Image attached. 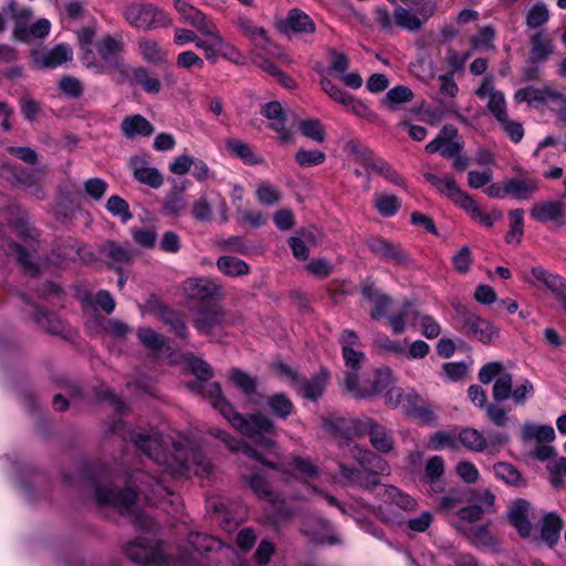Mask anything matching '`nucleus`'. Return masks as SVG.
<instances>
[{
  "label": "nucleus",
  "mask_w": 566,
  "mask_h": 566,
  "mask_svg": "<svg viewBox=\"0 0 566 566\" xmlns=\"http://www.w3.org/2000/svg\"><path fill=\"white\" fill-rule=\"evenodd\" d=\"M59 90L70 98H78L83 94L82 82L71 75H64L59 82Z\"/></svg>",
  "instance_id": "obj_64"
},
{
  "label": "nucleus",
  "mask_w": 566,
  "mask_h": 566,
  "mask_svg": "<svg viewBox=\"0 0 566 566\" xmlns=\"http://www.w3.org/2000/svg\"><path fill=\"white\" fill-rule=\"evenodd\" d=\"M230 379L235 387L242 390L245 396L256 394L258 380L241 369L233 368L230 371Z\"/></svg>",
  "instance_id": "obj_52"
},
{
  "label": "nucleus",
  "mask_w": 566,
  "mask_h": 566,
  "mask_svg": "<svg viewBox=\"0 0 566 566\" xmlns=\"http://www.w3.org/2000/svg\"><path fill=\"white\" fill-rule=\"evenodd\" d=\"M242 479L259 499L273 504L284 501L282 494L272 489L270 482L261 471H255L249 475L243 474Z\"/></svg>",
  "instance_id": "obj_21"
},
{
  "label": "nucleus",
  "mask_w": 566,
  "mask_h": 566,
  "mask_svg": "<svg viewBox=\"0 0 566 566\" xmlns=\"http://www.w3.org/2000/svg\"><path fill=\"white\" fill-rule=\"evenodd\" d=\"M413 98L412 91L403 85L390 88L382 101V104L390 111H396L397 106L403 103L411 102Z\"/></svg>",
  "instance_id": "obj_45"
},
{
  "label": "nucleus",
  "mask_w": 566,
  "mask_h": 566,
  "mask_svg": "<svg viewBox=\"0 0 566 566\" xmlns=\"http://www.w3.org/2000/svg\"><path fill=\"white\" fill-rule=\"evenodd\" d=\"M530 214L537 222L553 223L555 229L566 227V203L560 200L535 202L530 210Z\"/></svg>",
  "instance_id": "obj_13"
},
{
  "label": "nucleus",
  "mask_w": 566,
  "mask_h": 566,
  "mask_svg": "<svg viewBox=\"0 0 566 566\" xmlns=\"http://www.w3.org/2000/svg\"><path fill=\"white\" fill-rule=\"evenodd\" d=\"M375 208L381 217H392L401 208L400 200L394 195L375 193Z\"/></svg>",
  "instance_id": "obj_47"
},
{
  "label": "nucleus",
  "mask_w": 566,
  "mask_h": 566,
  "mask_svg": "<svg viewBox=\"0 0 566 566\" xmlns=\"http://www.w3.org/2000/svg\"><path fill=\"white\" fill-rule=\"evenodd\" d=\"M339 474L349 484L363 490L371 491L380 484L379 475L381 473L352 468L343 462L338 463Z\"/></svg>",
  "instance_id": "obj_18"
},
{
  "label": "nucleus",
  "mask_w": 566,
  "mask_h": 566,
  "mask_svg": "<svg viewBox=\"0 0 566 566\" xmlns=\"http://www.w3.org/2000/svg\"><path fill=\"white\" fill-rule=\"evenodd\" d=\"M184 292L188 300L200 304L212 301L223 295L220 284L210 277H190L184 282Z\"/></svg>",
  "instance_id": "obj_12"
},
{
  "label": "nucleus",
  "mask_w": 566,
  "mask_h": 566,
  "mask_svg": "<svg viewBox=\"0 0 566 566\" xmlns=\"http://www.w3.org/2000/svg\"><path fill=\"white\" fill-rule=\"evenodd\" d=\"M210 433L220 439L229 450L242 452L248 458L253 459L269 468L275 469L274 463L265 461L262 454L258 452L255 449H253L251 446H249L247 442L240 441L231 437L228 432L220 429H213L210 431Z\"/></svg>",
  "instance_id": "obj_22"
},
{
  "label": "nucleus",
  "mask_w": 566,
  "mask_h": 566,
  "mask_svg": "<svg viewBox=\"0 0 566 566\" xmlns=\"http://www.w3.org/2000/svg\"><path fill=\"white\" fill-rule=\"evenodd\" d=\"M123 50L124 44L119 39L106 35L96 42V51L103 60V64L96 65L93 62H88L87 66L94 65L97 67V73L99 74L118 72L119 74L125 75L127 74V65L119 57Z\"/></svg>",
  "instance_id": "obj_8"
},
{
  "label": "nucleus",
  "mask_w": 566,
  "mask_h": 566,
  "mask_svg": "<svg viewBox=\"0 0 566 566\" xmlns=\"http://www.w3.org/2000/svg\"><path fill=\"white\" fill-rule=\"evenodd\" d=\"M175 8L180 13L184 21L191 24L199 32L210 33V23H213L203 12L186 2L185 0H175Z\"/></svg>",
  "instance_id": "obj_28"
},
{
  "label": "nucleus",
  "mask_w": 566,
  "mask_h": 566,
  "mask_svg": "<svg viewBox=\"0 0 566 566\" xmlns=\"http://www.w3.org/2000/svg\"><path fill=\"white\" fill-rule=\"evenodd\" d=\"M106 208L113 216L120 217L123 222H127L133 218L128 202L119 196H111Z\"/></svg>",
  "instance_id": "obj_62"
},
{
  "label": "nucleus",
  "mask_w": 566,
  "mask_h": 566,
  "mask_svg": "<svg viewBox=\"0 0 566 566\" xmlns=\"http://www.w3.org/2000/svg\"><path fill=\"white\" fill-rule=\"evenodd\" d=\"M25 303L34 307L32 315L33 321L41 326L45 332L54 335H61L65 332V325L60 317L48 311L40 310L35 304L31 303L28 297L23 296Z\"/></svg>",
  "instance_id": "obj_30"
},
{
  "label": "nucleus",
  "mask_w": 566,
  "mask_h": 566,
  "mask_svg": "<svg viewBox=\"0 0 566 566\" xmlns=\"http://www.w3.org/2000/svg\"><path fill=\"white\" fill-rule=\"evenodd\" d=\"M392 374L388 368L376 369L370 379L361 385L355 373H346L344 379L345 388L357 398H368L380 394L391 382Z\"/></svg>",
  "instance_id": "obj_9"
},
{
  "label": "nucleus",
  "mask_w": 566,
  "mask_h": 566,
  "mask_svg": "<svg viewBox=\"0 0 566 566\" xmlns=\"http://www.w3.org/2000/svg\"><path fill=\"white\" fill-rule=\"evenodd\" d=\"M453 324L455 329L467 337L484 345L493 344L500 337V329L490 321L481 317L464 305H453Z\"/></svg>",
  "instance_id": "obj_3"
},
{
  "label": "nucleus",
  "mask_w": 566,
  "mask_h": 566,
  "mask_svg": "<svg viewBox=\"0 0 566 566\" xmlns=\"http://www.w3.org/2000/svg\"><path fill=\"white\" fill-rule=\"evenodd\" d=\"M72 59V50L63 44L54 46L42 60V65L48 69H55Z\"/></svg>",
  "instance_id": "obj_49"
},
{
  "label": "nucleus",
  "mask_w": 566,
  "mask_h": 566,
  "mask_svg": "<svg viewBox=\"0 0 566 566\" xmlns=\"http://www.w3.org/2000/svg\"><path fill=\"white\" fill-rule=\"evenodd\" d=\"M125 20L136 29L149 31L171 24L170 17L161 9L146 2H130L123 7Z\"/></svg>",
  "instance_id": "obj_5"
},
{
  "label": "nucleus",
  "mask_w": 566,
  "mask_h": 566,
  "mask_svg": "<svg viewBox=\"0 0 566 566\" xmlns=\"http://www.w3.org/2000/svg\"><path fill=\"white\" fill-rule=\"evenodd\" d=\"M218 270L228 276H240L249 273V265L241 259L222 255L217 261Z\"/></svg>",
  "instance_id": "obj_40"
},
{
  "label": "nucleus",
  "mask_w": 566,
  "mask_h": 566,
  "mask_svg": "<svg viewBox=\"0 0 566 566\" xmlns=\"http://www.w3.org/2000/svg\"><path fill=\"white\" fill-rule=\"evenodd\" d=\"M406 4L410 3L415 7V11L397 6L392 17L395 25L409 32H418L424 22L433 15L436 3L433 0H401Z\"/></svg>",
  "instance_id": "obj_6"
},
{
  "label": "nucleus",
  "mask_w": 566,
  "mask_h": 566,
  "mask_svg": "<svg viewBox=\"0 0 566 566\" xmlns=\"http://www.w3.org/2000/svg\"><path fill=\"white\" fill-rule=\"evenodd\" d=\"M563 520L554 512L547 513L543 517L542 538L552 548L559 541L563 528Z\"/></svg>",
  "instance_id": "obj_35"
},
{
  "label": "nucleus",
  "mask_w": 566,
  "mask_h": 566,
  "mask_svg": "<svg viewBox=\"0 0 566 566\" xmlns=\"http://www.w3.org/2000/svg\"><path fill=\"white\" fill-rule=\"evenodd\" d=\"M344 106L360 118L367 119L371 123H376L378 120V115L373 112V109L367 104L360 99L355 98L353 95H350V101H346Z\"/></svg>",
  "instance_id": "obj_60"
},
{
  "label": "nucleus",
  "mask_w": 566,
  "mask_h": 566,
  "mask_svg": "<svg viewBox=\"0 0 566 566\" xmlns=\"http://www.w3.org/2000/svg\"><path fill=\"white\" fill-rule=\"evenodd\" d=\"M510 230L505 235V241L512 243L516 240L520 243L524 233V210L521 208L511 210L509 213Z\"/></svg>",
  "instance_id": "obj_51"
},
{
  "label": "nucleus",
  "mask_w": 566,
  "mask_h": 566,
  "mask_svg": "<svg viewBox=\"0 0 566 566\" xmlns=\"http://www.w3.org/2000/svg\"><path fill=\"white\" fill-rule=\"evenodd\" d=\"M132 439L135 446L158 465V470L155 473L136 471L130 482L137 491L130 486L119 488L106 478L86 479L98 506H108L122 514H129L136 504L138 493L144 494L147 501L155 503L172 494L168 485L169 480L179 479L189 473L203 478L211 472V464L206 455L188 442H174V453L168 457L158 433H134Z\"/></svg>",
  "instance_id": "obj_1"
},
{
  "label": "nucleus",
  "mask_w": 566,
  "mask_h": 566,
  "mask_svg": "<svg viewBox=\"0 0 566 566\" xmlns=\"http://www.w3.org/2000/svg\"><path fill=\"white\" fill-rule=\"evenodd\" d=\"M120 129L123 135L130 139L137 136H150L155 132L153 124L142 115L125 117Z\"/></svg>",
  "instance_id": "obj_33"
},
{
  "label": "nucleus",
  "mask_w": 566,
  "mask_h": 566,
  "mask_svg": "<svg viewBox=\"0 0 566 566\" xmlns=\"http://www.w3.org/2000/svg\"><path fill=\"white\" fill-rule=\"evenodd\" d=\"M283 33L312 34L316 30L313 19L301 9H291L285 19L280 23Z\"/></svg>",
  "instance_id": "obj_19"
},
{
  "label": "nucleus",
  "mask_w": 566,
  "mask_h": 566,
  "mask_svg": "<svg viewBox=\"0 0 566 566\" xmlns=\"http://www.w3.org/2000/svg\"><path fill=\"white\" fill-rule=\"evenodd\" d=\"M549 11L544 2H536L526 15V24L531 29L542 27L547 22Z\"/></svg>",
  "instance_id": "obj_59"
},
{
  "label": "nucleus",
  "mask_w": 566,
  "mask_h": 566,
  "mask_svg": "<svg viewBox=\"0 0 566 566\" xmlns=\"http://www.w3.org/2000/svg\"><path fill=\"white\" fill-rule=\"evenodd\" d=\"M423 178L439 192L451 199L455 205H458V202L467 193L458 187L454 178L451 175H446L441 178L434 174L424 172Z\"/></svg>",
  "instance_id": "obj_26"
},
{
  "label": "nucleus",
  "mask_w": 566,
  "mask_h": 566,
  "mask_svg": "<svg viewBox=\"0 0 566 566\" xmlns=\"http://www.w3.org/2000/svg\"><path fill=\"white\" fill-rule=\"evenodd\" d=\"M513 387V376L510 373H504L501 377L495 379L492 388V398L496 402H502L511 397Z\"/></svg>",
  "instance_id": "obj_55"
},
{
  "label": "nucleus",
  "mask_w": 566,
  "mask_h": 566,
  "mask_svg": "<svg viewBox=\"0 0 566 566\" xmlns=\"http://www.w3.org/2000/svg\"><path fill=\"white\" fill-rule=\"evenodd\" d=\"M549 472V480L554 488L562 486L564 478L566 476V458L560 457L557 460L549 462L546 467Z\"/></svg>",
  "instance_id": "obj_63"
},
{
  "label": "nucleus",
  "mask_w": 566,
  "mask_h": 566,
  "mask_svg": "<svg viewBox=\"0 0 566 566\" xmlns=\"http://www.w3.org/2000/svg\"><path fill=\"white\" fill-rule=\"evenodd\" d=\"M458 206L464 209L470 214L472 220L488 228L493 227L494 222L502 218L501 211H484L469 193L463 196V198L458 202Z\"/></svg>",
  "instance_id": "obj_25"
},
{
  "label": "nucleus",
  "mask_w": 566,
  "mask_h": 566,
  "mask_svg": "<svg viewBox=\"0 0 566 566\" xmlns=\"http://www.w3.org/2000/svg\"><path fill=\"white\" fill-rule=\"evenodd\" d=\"M507 197L517 200H527L532 198L539 188L538 180L525 174L520 178L506 179Z\"/></svg>",
  "instance_id": "obj_23"
},
{
  "label": "nucleus",
  "mask_w": 566,
  "mask_h": 566,
  "mask_svg": "<svg viewBox=\"0 0 566 566\" xmlns=\"http://www.w3.org/2000/svg\"><path fill=\"white\" fill-rule=\"evenodd\" d=\"M134 178L140 184L151 188H159L164 184V177L157 168L153 167H134Z\"/></svg>",
  "instance_id": "obj_54"
},
{
  "label": "nucleus",
  "mask_w": 566,
  "mask_h": 566,
  "mask_svg": "<svg viewBox=\"0 0 566 566\" xmlns=\"http://www.w3.org/2000/svg\"><path fill=\"white\" fill-rule=\"evenodd\" d=\"M343 149L345 153L353 156L357 163L366 167L367 182H369L370 176L368 170L371 167L375 159L377 158L376 154L367 145H365L364 143L356 138L348 139L344 144Z\"/></svg>",
  "instance_id": "obj_31"
},
{
  "label": "nucleus",
  "mask_w": 566,
  "mask_h": 566,
  "mask_svg": "<svg viewBox=\"0 0 566 566\" xmlns=\"http://www.w3.org/2000/svg\"><path fill=\"white\" fill-rule=\"evenodd\" d=\"M369 170H373L376 174L382 176L386 180L396 186L405 187L406 185L403 177L398 171H396L390 164L378 156Z\"/></svg>",
  "instance_id": "obj_50"
},
{
  "label": "nucleus",
  "mask_w": 566,
  "mask_h": 566,
  "mask_svg": "<svg viewBox=\"0 0 566 566\" xmlns=\"http://www.w3.org/2000/svg\"><path fill=\"white\" fill-rule=\"evenodd\" d=\"M458 136V129L452 125H446L441 128L438 136L426 145V151L429 154L440 153L444 158H453L461 153L462 144L454 142Z\"/></svg>",
  "instance_id": "obj_16"
},
{
  "label": "nucleus",
  "mask_w": 566,
  "mask_h": 566,
  "mask_svg": "<svg viewBox=\"0 0 566 566\" xmlns=\"http://www.w3.org/2000/svg\"><path fill=\"white\" fill-rule=\"evenodd\" d=\"M2 249L9 255H15L19 263L30 273H36L38 269L31 261L28 249L21 243L14 241H6L2 244Z\"/></svg>",
  "instance_id": "obj_43"
},
{
  "label": "nucleus",
  "mask_w": 566,
  "mask_h": 566,
  "mask_svg": "<svg viewBox=\"0 0 566 566\" xmlns=\"http://www.w3.org/2000/svg\"><path fill=\"white\" fill-rule=\"evenodd\" d=\"M329 378V373L326 368L322 367L319 373L307 379L301 376L295 390L303 398L316 401L324 392Z\"/></svg>",
  "instance_id": "obj_20"
},
{
  "label": "nucleus",
  "mask_w": 566,
  "mask_h": 566,
  "mask_svg": "<svg viewBox=\"0 0 566 566\" xmlns=\"http://www.w3.org/2000/svg\"><path fill=\"white\" fill-rule=\"evenodd\" d=\"M138 50L143 59L151 64L159 65L166 62V52L151 39H142L138 42Z\"/></svg>",
  "instance_id": "obj_39"
},
{
  "label": "nucleus",
  "mask_w": 566,
  "mask_h": 566,
  "mask_svg": "<svg viewBox=\"0 0 566 566\" xmlns=\"http://www.w3.org/2000/svg\"><path fill=\"white\" fill-rule=\"evenodd\" d=\"M97 253L105 264L120 271L124 265H129L137 256L136 250L128 243H118L114 240H106L97 248Z\"/></svg>",
  "instance_id": "obj_11"
},
{
  "label": "nucleus",
  "mask_w": 566,
  "mask_h": 566,
  "mask_svg": "<svg viewBox=\"0 0 566 566\" xmlns=\"http://www.w3.org/2000/svg\"><path fill=\"white\" fill-rule=\"evenodd\" d=\"M418 316L417 311L413 308V304L409 301H405L401 310L394 315L387 316L392 332L397 335L402 334L406 331V321Z\"/></svg>",
  "instance_id": "obj_41"
},
{
  "label": "nucleus",
  "mask_w": 566,
  "mask_h": 566,
  "mask_svg": "<svg viewBox=\"0 0 566 566\" xmlns=\"http://www.w3.org/2000/svg\"><path fill=\"white\" fill-rule=\"evenodd\" d=\"M366 244L374 254L395 265L405 266L411 261L409 254L399 244L380 237L368 238Z\"/></svg>",
  "instance_id": "obj_15"
},
{
  "label": "nucleus",
  "mask_w": 566,
  "mask_h": 566,
  "mask_svg": "<svg viewBox=\"0 0 566 566\" xmlns=\"http://www.w3.org/2000/svg\"><path fill=\"white\" fill-rule=\"evenodd\" d=\"M459 440L465 448L476 452L484 451L488 447L485 437L480 431L472 428L461 430Z\"/></svg>",
  "instance_id": "obj_46"
},
{
  "label": "nucleus",
  "mask_w": 566,
  "mask_h": 566,
  "mask_svg": "<svg viewBox=\"0 0 566 566\" xmlns=\"http://www.w3.org/2000/svg\"><path fill=\"white\" fill-rule=\"evenodd\" d=\"M266 403L272 413L277 418L285 419L294 411L292 400L283 392L270 396L266 399Z\"/></svg>",
  "instance_id": "obj_44"
},
{
  "label": "nucleus",
  "mask_w": 566,
  "mask_h": 566,
  "mask_svg": "<svg viewBox=\"0 0 566 566\" xmlns=\"http://www.w3.org/2000/svg\"><path fill=\"white\" fill-rule=\"evenodd\" d=\"M555 431L552 426H536L526 423L522 431L523 440L536 439L538 443H549L555 440Z\"/></svg>",
  "instance_id": "obj_42"
},
{
  "label": "nucleus",
  "mask_w": 566,
  "mask_h": 566,
  "mask_svg": "<svg viewBox=\"0 0 566 566\" xmlns=\"http://www.w3.org/2000/svg\"><path fill=\"white\" fill-rule=\"evenodd\" d=\"M553 52V42L544 32H537L531 38V55L532 62H544Z\"/></svg>",
  "instance_id": "obj_37"
},
{
  "label": "nucleus",
  "mask_w": 566,
  "mask_h": 566,
  "mask_svg": "<svg viewBox=\"0 0 566 566\" xmlns=\"http://www.w3.org/2000/svg\"><path fill=\"white\" fill-rule=\"evenodd\" d=\"M301 134L316 143H323L325 140V130L322 123L318 119H304L298 124Z\"/></svg>",
  "instance_id": "obj_56"
},
{
  "label": "nucleus",
  "mask_w": 566,
  "mask_h": 566,
  "mask_svg": "<svg viewBox=\"0 0 566 566\" xmlns=\"http://www.w3.org/2000/svg\"><path fill=\"white\" fill-rule=\"evenodd\" d=\"M531 273L537 281L543 282L558 300L562 301L566 297V281L564 277L557 274H552L542 266L533 268Z\"/></svg>",
  "instance_id": "obj_34"
},
{
  "label": "nucleus",
  "mask_w": 566,
  "mask_h": 566,
  "mask_svg": "<svg viewBox=\"0 0 566 566\" xmlns=\"http://www.w3.org/2000/svg\"><path fill=\"white\" fill-rule=\"evenodd\" d=\"M242 321L243 317L239 311L227 310L218 303H211L198 308L193 317V327L202 335L214 336Z\"/></svg>",
  "instance_id": "obj_4"
},
{
  "label": "nucleus",
  "mask_w": 566,
  "mask_h": 566,
  "mask_svg": "<svg viewBox=\"0 0 566 566\" xmlns=\"http://www.w3.org/2000/svg\"><path fill=\"white\" fill-rule=\"evenodd\" d=\"M159 319L180 339L189 338V328L187 325V316L184 312L170 308L165 304H158L155 310Z\"/></svg>",
  "instance_id": "obj_17"
},
{
  "label": "nucleus",
  "mask_w": 566,
  "mask_h": 566,
  "mask_svg": "<svg viewBox=\"0 0 566 566\" xmlns=\"http://www.w3.org/2000/svg\"><path fill=\"white\" fill-rule=\"evenodd\" d=\"M531 504L523 499L516 500L509 511V520L522 537H528L532 524L528 520Z\"/></svg>",
  "instance_id": "obj_27"
},
{
  "label": "nucleus",
  "mask_w": 566,
  "mask_h": 566,
  "mask_svg": "<svg viewBox=\"0 0 566 566\" xmlns=\"http://www.w3.org/2000/svg\"><path fill=\"white\" fill-rule=\"evenodd\" d=\"M444 473V461L440 455H433L428 459L422 481L430 484L434 492H442L443 488L439 485L440 478Z\"/></svg>",
  "instance_id": "obj_36"
},
{
  "label": "nucleus",
  "mask_w": 566,
  "mask_h": 566,
  "mask_svg": "<svg viewBox=\"0 0 566 566\" xmlns=\"http://www.w3.org/2000/svg\"><path fill=\"white\" fill-rule=\"evenodd\" d=\"M139 340L154 352H161L165 345V337L149 327H140L137 332Z\"/></svg>",
  "instance_id": "obj_58"
},
{
  "label": "nucleus",
  "mask_w": 566,
  "mask_h": 566,
  "mask_svg": "<svg viewBox=\"0 0 566 566\" xmlns=\"http://www.w3.org/2000/svg\"><path fill=\"white\" fill-rule=\"evenodd\" d=\"M188 542L197 552H213L221 548V542L208 534L191 532Z\"/></svg>",
  "instance_id": "obj_48"
},
{
  "label": "nucleus",
  "mask_w": 566,
  "mask_h": 566,
  "mask_svg": "<svg viewBox=\"0 0 566 566\" xmlns=\"http://www.w3.org/2000/svg\"><path fill=\"white\" fill-rule=\"evenodd\" d=\"M1 169L13 177V182L17 186L30 190V193L39 200L44 199L45 192L42 186L45 176L44 169H28L8 163L2 164Z\"/></svg>",
  "instance_id": "obj_10"
},
{
  "label": "nucleus",
  "mask_w": 566,
  "mask_h": 566,
  "mask_svg": "<svg viewBox=\"0 0 566 566\" xmlns=\"http://www.w3.org/2000/svg\"><path fill=\"white\" fill-rule=\"evenodd\" d=\"M125 556L133 563L142 566H163L165 555L158 539L139 537L127 543L124 547Z\"/></svg>",
  "instance_id": "obj_7"
},
{
  "label": "nucleus",
  "mask_w": 566,
  "mask_h": 566,
  "mask_svg": "<svg viewBox=\"0 0 566 566\" xmlns=\"http://www.w3.org/2000/svg\"><path fill=\"white\" fill-rule=\"evenodd\" d=\"M260 113L269 120V128L277 133L279 139L289 144L293 142V135L287 126V114L282 104L277 101L265 103L261 106Z\"/></svg>",
  "instance_id": "obj_14"
},
{
  "label": "nucleus",
  "mask_w": 566,
  "mask_h": 566,
  "mask_svg": "<svg viewBox=\"0 0 566 566\" xmlns=\"http://www.w3.org/2000/svg\"><path fill=\"white\" fill-rule=\"evenodd\" d=\"M514 98L517 103L522 102H539V103H546L548 99L551 101H564V95L551 87L545 88H535L533 86H528L525 88L518 90Z\"/></svg>",
  "instance_id": "obj_29"
},
{
  "label": "nucleus",
  "mask_w": 566,
  "mask_h": 566,
  "mask_svg": "<svg viewBox=\"0 0 566 566\" xmlns=\"http://www.w3.org/2000/svg\"><path fill=\"white\" fill-rule=\"evenodd\" d=\"M353 459L360 465L359 469L385 474L388 463L377 453L355 444L350 448Z\"/></svg>",
  "instance_id": "obj_24"
},
{
  "label": "nucleus",
  "mask_w": 566,
  "mask_h": 566,
  "mask_svg": "<svg viewBox=\"0 0 566 566\" xmlns=\"http://www.w3.org/2000/svg\"><path fill=\"white\" fill-rule=\"evenodd\" d=\"M206 394L213 408L218 409L243 436L255 439L256 444L266 450L274 446L273 439L266 436L274 430V422L269 417L258 412L245 418L237 412L233 406L223 397L221 386L218 382L209 384Z\"/></svg>",
  "instance_id": "obj_2"
},
{
  "label": "nucleus",
  "mask_w": 566,
  "mask_h": 566,
  "mask_svg": "<svg viewBox=\"0 0 566 566\" xmlns=\"http://www.w3.org/2000/svg\"><path fill=\"white\" fill-rule=\"evenodd\" d=\"M510 409L500 405V402H491L485 406V412L488 419L496 427L503 428L509 422V413Z\"/></svg>",
  "instance_id": "obj_61"
},
{
  "label": "nucleus",
  "mask_w": 566,
  "mask_h": 566,
  "mask_svg": "<svg viewBox=\"0 0 566 566\" xmlns=\"http://www.w3.org/2000/svg\"><path fill=\"white\" fill-rule=\"evenodd\" d=\"M368 437L371 447L380 453H390L395 449L392 431L376 420Z\"/></svg>",
  "instance_id": "obj_32"
},
{
  "label": "nucleus",
  "mask_w": 566,
  "mask_h": 566,
  "mask_svg": "<svg viewBox=\"0 0 566 566\" xmlns=\"http://www.w3.org/2000/svg\"><path fill=\"white\" fill-rule=\"evenodd\" d=\"M134 80L144 91L150 94H157L160 91V82L158 78L150 76L145 67H137L133 71Z\"/></svg>",
  "instance_id": "obj_57"
},
{
  "label": "nucleus",
  "mask_w": 566,
  "mask_h": 566,
  "mask_svg": "<svg viewBox=\"0 0 566 566\" xmlns=\"http://www.w3.org/2000/svg\"><path fill=\"white\" fill-rule=\"evenodd\" d=\"M493 469L496 478L506 484L515 488H523L526 485L525 479L513 464L507 462H497L494 464Z\"/></svg>",
  "instance_id": "obj_38"
},
{
  "label": "nucleus",
  "mask_w": 566,
  "mask_h": 566,
  "mask_svg": "<svg viewBox=\"0 0 566 566\" xmlns=\"http://www.w3.org/2000/svg\"><path fill=\"white\" fill-rule=\"evenodd\" d=\"M350 418L335 415L323 418V428L340 438L349 439Z\"/></svg>",
  "instance_id": "obj_53"
}]
</instances>
